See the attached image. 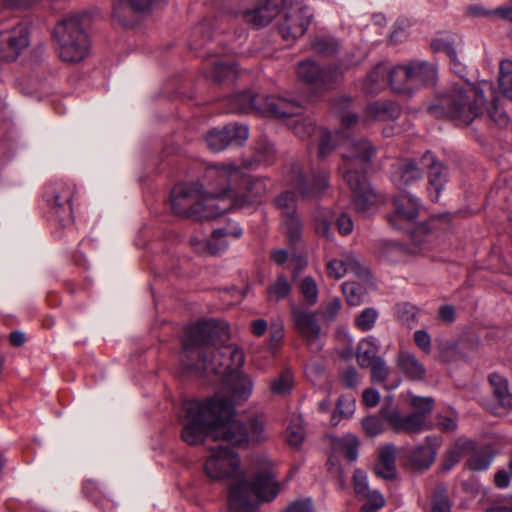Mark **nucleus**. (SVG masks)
Segmentation results:
<instances>
[{"mask_svg":"<svg viewBox=\"0 0 512 512\" xmlns=\"http://www.w3.org/2000/svg\"><path fill=\"white\" fill-rule=\"evenodd\" d=\"M227 335L225 325L204 321L190 325L183 336L180 362L186 371L201 377L230 373V400L217 394L206 401L188 400L183 403L181 437L188 445H198L210 438L234 446H247L269 438L263 414L249 417L246 423L235 418L233 403L248 399L253 382L247 375L233 373L243 365L244 353L234 345L219 346Z\"/></svg>","mask_w":512,"mask_h":512,"instance_id":"nucleus-1","label":"nucleus"},{"mask_svg":"<svg viewBox=\"0 0 512 512\" xmlns=\"http://www.w3.org/2000/svg\"><path fill=\"white\" fill-rule=\"evenodd\" d=\"M253 466L254 478L248 481L236 452L222 445L210 449V455L204 462V472L213 481H230V512H255L260 502H270L279 494L281 487L271 460L264 455L256 456Z\"/></svg>","mask_w":512,"mask_h":512,"instance_id":"nucleus-2","label":"nucleus"},{"mask_svg":"<svg viewBox=\"0 0 512 512\" xmlns=\"http://www.w3.org/2000/svg\"><path fill=\"white\" fill-rule=\"evenodd\" d=\"M498 98L489 81H482L480 86L468 85L453 87L442 100V108L448 118L457 125L469 126L481 120L485 111L489 118L499 126H507L509 117L498 105Z\"/></svg>","mask_w":512,"mask_h":512,"instance_id":"nucleus-3","label":"nucleus"},{"mask_svg":"<svg viewBox=\"0 0 512 512\" xmlns=\"http://www.w3.org/2000/svg\"><path fill=\"white\" fill-rule=\"evenodd\" d=\"M343 148V165L340 170L351 190V201L355 210L362 215H369L383 202V199L369 185L366 177L356 167L363 168L376 153L375 147L366 139L352 140L343 138L338 144Z\"/></svg>","mask_w":512,"mask_h":512,"instance_id":"nucleus-4","label":"nucleus"},{"mask_svg":"<svg viewBox=\"0 0 512 512\" xmlns=\"http://www.w3.org/2000/svg\"><path fill=\"white\" fill-rule=\"evenodd\" d=\"M170 204L174 214L197 220L212 219L226 211V208L212 203V198L205 194L204 184L199 182L175 185Z\"/></svg>","mask_w":512,"mask_h":512,"instance_id":"nucleus-5","label":"nucleus"},{"mask_svg":"<svg viewBox=\"0 0 512 512\" xmlns=\"http://www.w3.org/2000/svg\"><path fill=\"white\" fill-rule=\"evenodd\" d=\"M226 102L227 111L230 113L257 112L275 118L298 116L303 110L297 101L263 93L240 92L228 97Z\"/></svg>","mask_w":512,"mask_h":512,"instance_id":"nucleus-6","label":"nucleus"},{"mask_svg":"<svg viewBox=\"0 0 512 512\" xmlns=\"http://www.w3.org/2000/svg\"><path fill=\"white\" fill-rule=\"evenodd\" d=\"M59 57L68 63L80 62L90 50V40L82 27L80 17L72 15L60 21L54 29Z\"/></svg>","mask_w":512,"mask_h":512,"instance_id":"nucleus-7","label":"nucleus"},{"mask_svg":"<svg viewBox=\"0 0 512 512\" xmlns=\"http://www.w3.org/2000/svg\"><path fill=\"white\" fill-rule=\"evenodd\" d=\"M242 177L241 169L235 165L208 166L204 174L205 194L212 198L213 204H218V201H223L226 197L231 202L236 184Z\"/></svg>","mask_w":512,"mask_h":512,"instance_id":"nucleus-8","label":"nucleus"},{"mask_svg":"<svg viewBox=\"0 0 512 512\" xmlns=\"http://www.w3.org/2000/svg\"><path fill=\"white\" fill-rule=\"evenodd\" d=\"M75 186L66 181H55L45 188V201L51 206L59 221L65 225L73 221L72 199Z\"/></svg>","mask_w":512,"mask_h":512,"instance_id":"nucleus-9","label":"nucleus"},{"mask_svg":"<svg viewBox=\"0 0 512 512\" xmlns=\"http://www.w3.org/2000/svg\"><path fill=\"white\" fill-rule=\"evenodd\" d=\"M313 18L311 8L302 2L291 3L278 24V30L286 41H294L308 29Z\"/></svg>","mask_w":512,"mask_h":512,"instance_id":"nucleus-10","label":"nucleus"},{"mask_svg":"<svg viewBox=\"0 0 512 512\" xmlns=\"http://www.w3.org/2000/svg\"><path fill=\"white\" fill-rule=\"evenodd\" d=\"M243 182V190H234L232 201L222 208L250 210L258 207L264 200L267 193L266 179L263 177H249L240 179Z\"/></svg>","mask_w":512,"mask_h":512,"instance_id":"nucleus-11","label":"nucleus"},{"mask_svg":"<svg viewBox=\"0 0 512 512\" xmlns=\"http://www.w3.org/2000/svg\"><path fill=\"white\" fill-rule=\"evenodd\" d=\"M242 235L243 229L238 223H228L215 229L210 240L191 238L190 245L197 253L216 255L227 249L229 238L239 239Z\"/></svg>","mask_w":512,"mask_h":512,"instance_id":"nucleus-12","label":"nucleus"},{"mask_svg":"<svg viewBox=\"0 0 512 512\" xmlns=\"http://www.w3.org/2000/svg\"><path fill=\"white\" fill-rule=\"evenodd\" d=\"M298 78L318 89H331L341 76V72L332 67L320 68L314 61L304 60L297 67Z\"/></svg>","mask_w":512,"mask_h":512,"instance_id":"nucleus-13","label":"nucleus"},{"mask_svg":"<svg viewBox=\"0 0 512 512\" xmlns=\"http://www.w3.org/2000/svg\"><path fill=\"white\" fill-rule=\"evenodd\" d=\"M287 183L298 189L303 199L317 198L328 188V173L321 171L307 179L302 168L296 165L287 176Z\"/></svg>","mask_w":512,"mask_h":512,"instance_id":"nucleus-14","label":"nucleus"},{"mask_svg":"<svg viewBox=\"0 0 512 512\" xmlns=\"http://www.w3.org/2000/svg\"><path fill=\"white\" fill-rule=\"evenodd\" d=\"M248 128L244 125L229 124L222 129L210 130L205 141L212 152H220L231 144L240 145L248 138Z\"/></svg>","mask_w":512,"mask_h":512,"instance_id":"nucleus-15","label":"nucleus"},{"mask_svg":"<svg viewBox=\"0 0 512 512\" xmlns=\"http://www.w3.org/2000/svg\"><path fill=\"white\" fill-rule=\"evenodd\" d=\"M291 128L294 134L301 139L311 137L317 139L319 158H325L335 148L332 134L324 128H317L309 118L295 120Z\"/></svg>","mask_w":512,"mask_h":512,"instance_id":"nucleus-16","label":"nucleus"},{"mask_svg":"<svg viewBox=\"0 0 512 512\" xmlns=\"http://www.w3.org/2000/svg\"><path fill=\"white\" fill-rule=\"evenodd\" d=\"M29 45V30L19 23L10 30L0 32V49L3 60L14 61Z\"/></svg>","mask_w":512,"mask_h":512,"instance_id":"nucleus-17","label":"nucleus"},{"mask_svg":"<svg viewBox=\"0 0 512 512\" xmlns=\"http://www.w3.org/2000/svg\"><path fill=\"white\" fill-rule=\"evenodd\" d=\"M421 164L428 169L427 178L430 198L432 201L438 202L441 191L448 181V170L430 152H426L422 156Z\"/></svg>","mask_w":512,"mask_h":512,"instance_id":"nucleus-18","label":"nucleus"},{"mask_svg":"<svg viewBox=\"0 0 512 512\" xmlns=\"http://www.w3.org/2000/svg\"><path fill=\"white\" fill-rule=\"evenodd\" d=\"M326 271L328 277L335 280L341 279L347 273H352L363 281H368L370 277V271L352 255L330 260L326 265Z\"/></svg>","mask_w":512,"mask_h":512,"instance_id":"nucleus-19","label":"nucleus"},{"mask_svg":"<svg viewBox=\"0 0 512 512\" xmlns=\"http://www.w3.org/2000/svg\"><path fill=\"white\" fill-rule=\"evenodd\" d=\"M383 417L396 433L416 434L426 429V421L421 413H410L402 416L397 410L384 412Z\"/></svg>","mask_w":512,"mask_h":512,"instance_id":"nucleus-20","label":"nucleus"},{"mask_svg":"<svg viewBox=\"0 0 512 512\" xmlns=\"http://www.w3.org/2000/svg\"><path fill=\"white\" fill-rule=\"evenodd\" d=\"M284 3L285 0H266L264 5L244 12L243 19L256 28L266 26L279 14Z\"/></svg>","mask_w":512,"mask_h":512,"instance_id":"nucleus-21","label":"nucleus"},{"mask_svg":"<svg viewBox=\"0 0 512 512\" xmlns=\"http://www.w3.org/2000/svg\"><path fill=\"white\" fill-rule=\"evenodd\" d=\"M421 178L422 171L413 160H398L393 164L391 180L399 189Z\"/></svg>","mask_w":512,"mask_h":512,"instance_id":"nucleus-22","label":"nucleus"},{"mask_svg":"<svg viewBox=\"0 0 512 512\" xmlns=\"http://www.w3.org/2000/svg\"><path fill=\"white\" fill-rule=\"evenodd\" d=\"M398 370L411 381H422L426 376L425 366L408 351H400L395 359Z\"/></svg>","mask_w":512,"mask_h":512,"instance_id":"nucleus-23","label":"nucleus"},{"mask_svg":"<svg viewBox=\"0 0 512 512\" xmlns=\"http://www.w3.org/2000/svg\"><path fill=\"white\" fill-rule=\"evenodd\" d=\"M389 84L397 93L410 94L414 90L411 63L389 66Z\"/></svg>","mask_w":512,"mask_h":512,"instance_id":"nucleus-24","label":"nucleus"},{"mask_svg":"<svg viewBox=\"0 0 512 512\" xmlns=\"http://www.w3.org/2000/svg\"><path fill=\"white\" fill-rule=\"evenodd\" d=\"M427 446H418L410 455V465L415 470H426L434 462L436 456V447L440 440L428 436L426 438Z\"/></svg>","mask_w":512,"mask_h":512,"instance_id":"nucleus-25","label":"nucleus"},{"mask_svg":"<svg viewBox=\"0 0 512 512\" xmlns=\"http://www.w3.org/2000/svg\"><path fill=\"white\" fill-rule=\"evenodd\" d=\"M395 214L389 218L393 223L396 218L403 220H414L420 209L419 199L408 193H400L394 199Z\"/></svg>","mask_w":512,"mask_h":512,"instance_id":"nucleus-26","label":"nucleus"},{"mask_svg":"<svg viewBox=\"0 0 512 512\" xmlns=\"http://www.w3.org/2000/svg\"><path fill=\"white\" fill-rule=\"evenodd\" d=\"M395 459L396 448L392 444L382 447L379 451L378 461L374 467L375 474L383 479H394L397 475Z\"/></svg>","mask_w":512,"mask_h":512,"instance_id":"nucleus-27","label":"nucleus"},{"mask_svg":"<svg viewBox=\"0 0 512 512\" xmlns=\"http://www.w3.org/2000/svg\"><path fill=\"white\" fill-rule=\"evenodd\" d=\"M400 115V107L391 101H375L365 110L366 121H386L396 119Z\"/></svg>","mask_w":512,"mask_h":512,"instance_id":"nucleus-28","label":"nucleus"},{"mask_svg":"<svg viewBox=\"0 0 512 512\" xmlns=\"http://www.w3.org/2000/svg\"><path fill=\"white\" fill-rule=\"evenodd\" d=\"M380 348L379 340L375 336H367L362 339L357 348V361L360 367L368 368L374 360L381 358L378 356Z\"/></svg>","mask_w":512,"mask_h":512,"instance_id":"nucleus-29","label":"nucleus"},{"mask_svg":"<svg viewBox=\"0 0 512 512\" xmlns=\"http://www.w3.org/2000/svg\"><path fill=\"white\" fill-rule=\"evenodd\" d=\"M389 66L387 64H378L367 75L363 88L366 93L377 94L389 84Z\"/></svg>","mask_w":512,"mask_h":512,"instance_id":"nucleus-30","label":"nucleus"},{"mask_svg":"<svg viewBox=\"0 0 512 512\" xmlns=\"http://www.w3.org/2000/svg\"><path fill=\"white\" fill-rule=\"evenodd\" d=\"M331 445L335 453L343 455L350 462L355 461L358 457L359 440L353 434L333 437Z\"/></svg>","mask_w":512,"mask_h":512,"instance_id":"nucleus-31","label":"nucleus"},{"mask_svg":"<svg viewBox=\"0 0 512 512\" xmlns=\"http://www.w3.org/2000/svg\"><path fill=\"white\" fill-rule=\"evenodd\" d=\"M291 315L294 327L301 336L312 330L319 329L320 327L314 313L311 311L293 306L291 309Z\"/></svg>","mask_w":512,"mask_h":512,"instance_id":"nucleus-32","label":"nucleus"},{"mask_svg":"<svg viewBox=\"0 0 512 512\" xmlns=\"http://www.w3.org/2000/svg\"><path fill=\"white\" fill-rule=\"evenodd\" d=\"M492 393L499 405L505 408L512 407V394L508 390V382L503 376L493 373L489 376Z\"/></svg>","mask_w":512,"mask_h":512,"instance_id":"nucleus-33","label":"nucleus"},{"mask_svg":"<svg viewBox=\"0 0 512 512\" xmlns=\"http://www.w3.org/2000/svg\"><path fill=\"white\" fill-rule=\"evenodd\" d=\"M414 89L422 84H433L436 70L433 65L426 62H411Z\"/></svg>","mask_w":512,"mask_h":512,"instance_id":"nucleus-34","label":"nucleus"},{"mask_svg":"<svg viewBox=\"0 0 512 512\" xmlns=\"http://www.w3.org/2000/svg\"><path fill=\"white\" fill-rule=\"evenodd\" d=\"M292 285L284 274H279L267 287L269 300L280 301L285 299L291 292Z\"/></svg>","mask_w":512,"mask_h":512,"instance_id":"nucleus-35","label":"nucleus"},{"mask_svg":"<svg viewBox=\"0 0 512 512\" xmlns=\"http://www.w3.org/2000/svg\"><path fill=\"white\" fill-rule=\"evenodd\" d=\"M287 443L292 447L300 446L305 438V430L303 427V420L300 415H292L289 425L285 431Z\"/></svg>","mask_w":512,"mask_h":512,"instance_id":"nucleus-36","label":"nucleus"},{"mask_svg":"<svg viewBox=\"0 0 512 512\" xmlns=\"http://www.w3.org/2000/svg\"><path fill=\"white\" fill-rule=\"evenodd\" d=\"M281 228L291 244L300 241L302 222L297 213L281 217Z\"/></svg>","mask_w":512,"mask_h":512,"instance_id":"nucleus-37","label":"nucleus"},{"mask_svg":"<svg viewBox=\"0 0 512 512\" xmlns=\"http://www.w3.org/2000/svg\"><path fill=\"white\" fill-rule=\"evenodd\" d=\"M237 73L236 65L232 61L217 60L209 72L210 77L217 82L233 79Z\"/></svg>","mask_w":512,"mask_h":512,"instance_id":"nucleus-38","label":"nucleus"},{"mask_svg":"<svg viewBox=\"0 0 512 512\" xmlns=\"http://www.w3.org/2000/svg\"><path fill=\"white\" fill-rule=\"evenodd\" d=\"M498 83L503 95L512 99V60L500 62Z\"/></svg>","mask_w":512,"mask_h":512,"instance_id":"nucleus-39","label":"nucleus"},{"mask_svg":"<svg viewBox=\"0 0 512 512\" xmlns=\"http://www.w3.org/2000/svg\"><path fill=\"white\" fill-rule=\"evenodd\" d=\"M274 203L280 210L281 217L297 213L296 193L292 190L282 192L276 197Z\"/></svg>","mask_w":512,"mask_h":512,"instance_id":"nucleus-40","label":"nucleus"},{"mask_svg":"<svg viewBox=\"0 0 512 512\" xmlns=\"http://www.w3.org/2000/svg\"><path fill=\"white\" fill-rule=\"evenodd\" d=\"M342 291L348 304L352 306L360 305L366 293L363 285L355 281L344 282L342 284Z\"/></svg>","mask_w":512,"mask_h":512,"instance_id":"nucleus-41","label":"nucleus"},{"mask_svg":"<svg viewBox=\"0 0 512 512\" xmlns=\"http://www.w3.org/2000/svg\"><path fill=\"white\" fill-rule=\"evenodd\" d=\"M299 290L306 304L312 306L317 303L319 290L313 277H304L299 283Z\"/></svg>","mask_w":512,"mask_h":512,"instance_id":"nucleus-42","label":"nucleus"},{"mask_svg":"<svg viewBox=\"0 0 512 512\" xmlns=\"http://www.w3.org/2000/svg\"><path fill=\"white\" fill-rule=\"evenodd\" d=\"M492 459L493 456L486 448H479L473 451L467 464L471 470L482 471L486 470L490 466Z\"/></svg>","mask_w":512,"mask_h":512,"instance_id":"nucleus-43","label":"nucleus"},{"mask_svg":"<svg viewBox=\"0 0 512 512\" xmlns=\"http://www.w3.org/2000/svg\"><path fill=\"white\" fill-rule=\"evenodd\" d=\"M293 387V376L289 370L283 371L270 384V391L274 395H286Z\"/></svg>","mask_w":512,"mask_h":512,"instance_id":"nucleus-44","label":"nucleus"},{"mask_svg":"<svg viewBox=\"0 0 512 512\" xmlns=\"http://www.w3.org/2000/svg\"><path fill=\"white\" fill-rule=\"evenodd\" d=\"M312 48L320 55H330L338 51L339 42L331 36H323L312 42Z\"/></svg>","mask_w":512,"mask_h":512,"instance_id":"nucleus-45","label":"nucleus"},{"mask_svg":"<svg viewBox=\"0 0 512 512\" xmlns=\"http://www.w3.org/2000/svg\"><path fill=\"white\" fill-rule=\"evenodd\" d=\"M353 486L355 494L362 499L368 500L369 495L378 492L377 490H370L368 486V479L365 472L356 470L353 474Z\"/></svg>","mask_w":512,"mask_h":512,"instance_id":"nucleus-46","label":"nucleus"},{"mask_svg":"<svg viewBox=\"0 0 512 512\" xmlns=\"http://www.w3.org/2000/svg\"><path fill=\"white\" fill-rule=\"evenodd\" d=\"M377 318L378 311L375 308L368 307L356 317L355 325L362 331H369L375 326Z\"/></svg>","mask_w":512,"mask_h":512,"instance_id":"nucleus-47","label":"nucleus"},{"mask_svg":"<svg viewBox=\"0 0 512 512\" xmlns=\"http://www.w3.org/2000/svg\"><path fill=\"white\" fill-rule=\"evenodd\" d=\"M368 368L371 369L370 378L373 383H384L390 374V369L383 358L374 360Z\"/></svg>","mask_w":512,"mask_h":512,"instance_id":"nucleus-48","label":"nucleus"},{"mask_svg":"<svg viewBox=\"0 0 512 512\" xmlns=\"http://www.w3.org/2000/svg\"><path fill=\"white\" fill-rule=\"evenodd\" d=\"M431 512H451L449 497L444 488L435 491L431 502Z\"/></svg>","mask_w":512,"mask_h":512,"instance_id":"nucleus-49","label":"nucleus"},{"mask_svg":"<svg viewBox=\"0 0 512 512\" xmlns=\"http://www.w3.org/2000/svg\"><path fill=\"white\" fill-rule=\"evenodd\" d=\"M332 222V215L328 210H319L315 216V229L319 235L324 237L330 236V226Z\"/></svg>","mask_w":512,"mask_h":512,"instance_id":"nucleus-50","label":"nucleus"},{"mask_svg":"<svg viewBox=\"0 0 512 512\" xmlns=\"http://www.w3.org/2000/svg\"><path fill=\"white\" fill-rule=\"evenodd\" d=\"M410 405L415 410L414 413L423 414L424 420L426 421V415L433 409L434 399L431 397L413 396Z\"/></svg>","mask_w":512,"mask_h":512,"instance_id":"nucleus-51","label":"nucleus"},{"mask_svg":"<svg viewBox=\"0 0 512 512\" xmlns=\"http://www.w3.org/2000/svg\"><path fill=\"white\" fill-rule=\"evenodd\" d=\"M361 425L368 436H376L383 431V422L377 416H367L362 419Z\"/></svg>","mask_w":512,"mask_h":512,"instance_id":"nucleus-52","label":"nucleus"},{"mask_svg":"<svg viewBox=\"0 0 512 512\" xmlns=\"http://www.w3.org/2000/svg\"><path fill=\"white\" fill-rule=\"evenodd\" d=\"M342 307L341 300L338 297L332 298L322 306L321 315L326 321H334Z\"/></svg>","mask_w":512,"mask_h":512,"instance_id":"nucleus-53","label":"nucleus"},{"mask_svg":"<svg viewBox=\"0 0 512 512\" xmlns=\"http://www.w3.org/2000/svg\"><path fill=\"white\" fill-rule=\"evenodd\" d=\"M385 505V499L380 492H374L365 500L360 512H378Z\"/></svg>","mask_w":512,"mask_h":512,"instance_id":"nucleus-54","label":"nucleus"},{"mask_svg":"<svg viewBox=\"0 0 512 512\" xmlns=\"http://www.w3.org/2000/svg\"><path fill=\"white\" fill-rule=\"evenodd\" d=\"M302 337L305 339L312 352H319L322 349L323 342L321 339V327L302 335Z\"/></svg>","mask_w":512,"mask_h":512,"instance_id":"nucleus-55","label":"nucleus"},{"mask_svg":"<svg viewBox=\"0 0 512 512\" xmlns=\"http://www.w3.org/2000/svg\"><path fill=\"white\" fill-rule=\"evenodd\" d=\"M284 337V324L282 320H275L270 325V344L277 347Z\"/></svg>","mask_w":512,"mask_h":512,"instance_id":"nucleus-56","label":"nucleus"},{"mask_svg":"<svg viewBox=\"0 0 512 512\" xmlns=\"http://www.w3.org/2000/svg\"><path fill=\"white\" fill-rule=\"evenodd\" d=\"M414 342L419 349L428 354L431 351V336L426 330H416L414 332Z\"/></svg>","mask_w":512,"mask_h":512,"instance_id":"nucleus-57","label":"nucleus"},{"mask_svg":"<svg viewBox=\"0 0 512 512\" xmlns=\"http://www.w3.org/2000/svg\"><path fill=\"white\" fill-rule=\"evenodd\" d=\"M337 411L344 417H350L355 411V400L351 397H340L337 400Z\"/></svg>","mask_w":512,"mask_h":512,"instance_id":"nucleus-58","label":"nucleus"},{"mask_svg":"<svg viewBox=\"0 0 512 512\" xmlns=\"http://www.w3.org/2000/svg\"><path fill=\"white\" fill-rule=\"evenodd\" d=\"M358 380L359 374L356 368L352 366L343 370L340 375L341 383L348 388L354 387L358 383Z\"/></svg>","mask_w":512,"mask_h":512,"instance_id":"nucleus-59","label":"nucleus"},{"mask_svg":"<svg viewBox=\"0 0 512 512\" xmlns=\"http://www.w3.org/2000/svg\"><path fill=\"white\" fill-rule=\"evenodd\" d=\"M431 47L436 52L445 53L449 58H455V49L453 48L451 43L445 39L433 40L431 43Z\"/></svg>","mask_w":512,"mask_h":512,"instance_id":"nucleus-60","label":"nucleus"},{"mask_svg":"<svg viewBox=\"0 0 512 512\" xmlns=\"http://www.w3.org/2000/svg\"><path fill=\"white\" fill-rule=\"evenodd\" d=\"M284 512H315L310 499L292 502Z\"/></svg>","mask_w":512,"mask_h":512,"instance_id":"nucleus-61","label":"nucleus"},{"mask_svg":"<svg viewBox=\"0 0 512 512\" xmlns=\"http://www.w3.org/2000/svg\"><path fill=\"white\" fill-rule=\"evenodd\" d=\"M437 427L444 432H451L457 428L456 417L450 416H439L437 421Z\"/></svg>","mask_w":512,"mask_h":512,"instance_id":"nucleus-62","label":"nucleus"},{"mask_svg":"<svg viewBox=\"0 0 512 512\" xmlns=\"http://www.w3.org/2000/svg\"><path fill=\"white\" fill-rule=\"evenodd\" d=\"M337 226L338 230L341 234L347 235L352 232L353 230V222L351 217L348 214L343 213L338 219H337Z\"/></svg>","mask_w":512,"mask_h":512,"instance_id":"nucleus-63","label":"nucleus"},{"mask_svg":"<svg viewBox=\"0 0 512 512\" xmlns=\"http://www.w3.org/2000/svg\"><path fill=\"white\" fill-rule=\"evenodd\" d=\"M363 403L368 407H375L380 400V394L375 389H366L363 392Z\"/></svg>","mask_w":512,"mask_h":512,"instance_id":"nucleus-64","label":"nucleus"}]
</instances>
